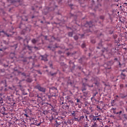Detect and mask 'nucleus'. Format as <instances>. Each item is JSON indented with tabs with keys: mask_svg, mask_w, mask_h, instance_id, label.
<instances>
[{
	"mask_svg": "<svg viewBox=\"0 0 127 127\" xmlns=\"http://www.w3.org/2000/svg\"><path fill=\"white\" fill-rule=\"evenodd\" d=\"M85 118H86V119H87V118H87V116H86Z\"/></svg>",
	"mask_w": 127,
	"mask_h": 127,
	"instance_id": "obj_39",
	"label": "nucleus"
},
{
	"mask_svg": "<svg viewBox=\"0 0 127 127\" xmlns=\"http://www.w3.org/2000/svg\"><path fill=\"white\" fill-rule=\"evenodd\" d=\"M76 111H73L72 113H71V114L72 115V116H73V117H75L76 116Z\"/></svg>",
	"mask_w": 127,
	"mask_h": 127,
	"instance_id": "obj_10",
	"label": "nucleus"
},
{
	"mask_svg": "<svg viewBox=\"0 0 127 127\" xmlns=\"http://www.w3.org/2000/svg\"><path fill=\"white\" fill-rule=\"evenodd\" d=\"M1 110H3L4 112H5V111H6V109H5V108L4 107H2L1 108Z\"/></svg>",
	"mask_w": 127,
	"mask_h": 127,
	"instance_id": "obj_18",
	"label": "nucleus"
},
{
	"mask_svg": "<svg viewBox=\"0 0 127 127\" xmlns=\"http://www.w3.org/2000/svg\"><path fill=\"white\" fill-rule=\"evenodd\" d=\"M122 113H123V112H122V111H120V112H119L120 114H122Z\"/></svg>",
	"mask_w": 127,
	"mask_h": 127,
	"instance_id": "obj_32",
	"label": "nucleus"
},
{
	"mask_svg": "<svg viewBox=\"0 0 127 127\" xmlns=\"http://www.w3.org/2000/svg\"><path fill=\"white\" fill-rule=\"evenodd\" d=\"M24 116H25L26 118H28V115H27V114H24Z\"/></svg>",
	"mask_w": 127,
	"mask_h": 127,
	"instance_id": "obj_26",
	"label": "nucleus"
},
{
	"mask_svg": "<svg viewBox=\"0 0 127 127\" xmlns=\"http://www.w3.org/2000/svg\"><path fill=\"white\" fill-rule=\"evenodd\" d=\"M10 55H14V53H11Z\"/></svg>",
	"mask_w": 127,
	"mask_h": 127,
	"instance_id": "obj_30",
	"label": "nucleus"
},
{
	"mask_svg": "<svg viewBox=\"0 0 127 127\" xmlns=\"http://www.w3.org/2000/svg\"><path fill=\"white\" fill-rule=\"evenodd\" d=\"M79 100L78 99H77V103H79Z\"/></svg>",
	"mask_w": 127,
	"mask_h": 127,
	"instance_id": "obj_29",
	"label": "nucleus"
},
{
	"mask_svg": "<svg viewBox=\"0 0 127 127\" xmlns=\"http://www.w3.org/2000/svg\"><path fill=\"white\" fill-rule=\"evenodd\" d=\"M82 92L84 94V96H87L88 95V92L87 91H82Z\"/></svg>",
	"mask_w": 127,
	"mask_h": 127,
	"instance_id": "obj_15",
	"label": "nucleus"
},
{
	"mask_svg": "<svg viewBox=\"0 0 127 127\" xmlns=\"http://www.w3.org/2000/svg\"><path fill=\"white\" fill-rule=\"evenodd\" d=\"M36 88L40 92H42V93H45L46 89L43 87H41L40 85H37L36 86Z\"/></svg>",
	"mask_w": 127,
	"mask_h": 127,
	"instance_id": "obj_1",
	"label": "nucleus"
},
{
	"mask_svg": "<svg viewBox=\"0 0 127 127\" xmlns=\"http://www.w3.org/2000/svg\"><path fill=\"white\" fill-rule=\"evenodd\" d=\"M2 32H3L4 33V34H5V35H6V36H7V37H9L10 35L7 34V33H4V32L3 31H2Z\"/></svg>",
	"mask_w": 127,
	"mask_h": 127,
	"instance_id": "obj_16",
	"label": "nucleus"
},
{
	"mask_svg": "<svg viewBox=\"0 0 127 127\" xmlns=\"http://www.w3.org/2000/svg\"><path fill=\"white\" fill-rule=\"evenodd\" d=\"M81 90L82 92H84V91H86L87 90V88L86 87H83Z\"/></svg>",
	"mask_w": 127,
	"mask_h": 127,
	"instance_id": "obj_17",
	"label": "nucleus"
},
{
	"mask_svg": "<svg viewBox=\"0 0 127 127\" xmlns=\"http://www.w3.org/2000/svg\"><path fill=\"white\" fill-rule=\"evenodd\" d=\"M0 104L1 106H2L3 105V100L1 97H0Z\"/></svg>",
	"mask_w": 127,
	"mask_h": 127,
	"instance_id": "obj_6",
	"label": "nucleus"
},
{
	"mask_svg": "<svg viewBox=\"0 0 127 127\" xmlns=\"http://www.w3.org/2000/svg\"><path fill=\"white\" fill-rule=\"evenodd\" d=\"M125 87H127V84L125 85Z\"/></svg>",
	"mask_w": 127,
	"mask_h": 127,
	"instance_id": "obj_34",
	"label": "nucleus"
},
{
	"mask_svg": "<svg viewBox=\"0 0 127 127\" xmlns=\"http://www.w3.org/2000/svg\"><path fill=\"white\" fill-rule=\"evenodd\" d=\"M56 90H57V88H56Z\"/></svg>",
	"mask_w": 127,
	"mask_h": 127,
	"instance_id": "obj_50",
	"label": "nucleus"
},
{
	"mask_svg": "<svg viewBox=\"0 0 127 127\" xmlns=\"http://www.w3.org/2000/svg\"><path fill=\"white\" fill-rule=\"evenodd\" d=\"M47 9H47H47H46V10H47Z\"/></svg>",
	"mask_w": 127,
	"mask_h": 127,
	"instance_id": "obj_47",
	"label": "nucleus"
},
{
	"mask_svg": "<svg viewBox=\"0 0 127 127\" xmlns=\"http://www.w3.org/2000/svg\"><path fill=\"white\" fill-rule=\"evenodd\" d=\"M119 66H122V64H121V63L120 62H119Z\"/></svg>",
	"mask_w": 127,
	"mask_h": 127,
	"instance_id": "obj_27",
	"label": "nucleus"
},
{
	"mask_svg": "<svg viewBox=\"0 0 127 127\" xmlns=\"http://www.w3.org/2000/svg\"><path fill=\"white\" fill-rule=\"evenodd\" d=\"M97 48H98V49H100V48H99V47H97Z\"/></svg>",
	"mask_w": 127,
	"mask_h": 127,
	"instance_id": "obj_41",
	"label": "nucleus"
},
{
	"mask_svg": "<svg viewBox=\"0 0 127 127\" xmlns=\"http://www.w3.org/2000/svg\"><path fill=\"white\" fill-rule=\"evenodd\" d=\"M116 97H117V98H119V96H118V95H117Z\"/></svg>",
	"mask_w": 127,
	"mask_h": 127,
	"instance_id": "obj_38",
	"label": "nucleus"
},
{
	"mask_svg": "<svg viewBox=\"0 0 127 127\" xmlns=\"http://www.w3.org/2000/svg\"><path fill=\"white\" fill-rule=\"evenodd\" d=\"M22 75H23V76H25V73H22Z\"/></svg>",
	"mask_w": 127,
	"mask_h": 127,
	"instance_id": "obj_28",
	"label": "nucleus"
},
{
	"mask_svg": "<svg viewBox=\"0 0 127 127\" xmlns=\"http://www.w3.org/2000/svg\"><path fill=\"white\" fill-rule=\"evenodd\" d=\"M92 120L94 122H96V121H99L100 120V118H99L98 116H94L93 117Z\"/></svg>",
	"mask_w": 127,
	"mask_h": 127,
	"instance_id": "obj_4",
	"label": "nucleus"
},
{
	"mask_svg": "<svg viewBox=\"0 0 127 127\" xmlns=\"http://www.w3.org/2000/svg\"><path fill=\"white\" fill-rule=\"evenodd\" d=\"M38 126H40V123L38 124Z\"/></svg>",
	"mask_w": 127,
	"mask_h": 127,
	"instance_id": "obj_33",
	"label": "nucleus"
},
{
	"mask_svg": "<svg viewBox=\"0 0 127 127\" xmlns=\"http://www.w3.org/2000/svg\"><path fill=\"white\" fill-rule=\"evenodd\" d=\"M127 104V101L126 102Z\"/></svg>",
	"mask_w": 127,
	"mask_h": 127,
	"instance_id": "obj_55",
	"label": "nucleus"
},
{
	"mask_svg": "<svg viewBox=\"0 0 127 127\" xmlns=\"http://www.w3.org/2000/svg\"><path fill=\"white\" fill-rule=\"evenodd\" d=\"M74 39H75V40H77L78 39V36H75L74 37Z\"/></svg>",
	"mask_w": 127,
	"mask_h": 127,
	"instance_id": "obj_20",
	"label": "nucleus"
},
{
	"mask_svg": "<svg viewBox=\"0 0 127 127\" xmlns=\"http://www.w3.org/2000/svg\"><path fill=\"white\" fill-rule=\"evenodd\" d=\"M0 51H2V49H0Z\"/></svg>",
	"mask_w": 127,
	"mask_h": 127,
	"instance_id": "obj_36",
	"label": "nucleus"
},
{
	"mask_svg": "<svg viewBox=\"0 0 127 127\" xmlns=\"http://www.w3.org/2000/svg\"><path fill=\"white\" fill-rule=\"evenodd\" d=\"M35 48H36V47H35Z\"/></svg>",
	"mask_w": 127,
	"mask_h": 127,
	"instance_id": "obj_53",
	"label": "nucleus"
},
{
	"mask_svg": "<svg viewBox=\"0 0 127 127\" xmlns=\"http://www.w3.org/2000/svg\"><path fill=\"white\" fill-rule=\"evenodd\" d=\"M53 75H54V74H52V75L53 76Z\"/></svg>",
	"mask_w": 127,
	"mask_h": 127,
	"instance_id": "obj_44",
	"label": "nucleus"
},
{
	"mask_svg": "<svg viewBox=\"0 0 127 127\" xmlns=\"http://www.w3.org/2000/svg\"><path fill=\"white\" fill-rule=\"evenodd\" d=\"M56 124H55V126L56 127H59V126H60V123H58V122H57V121H56Z\"/></svg>",
	"mask_w": 127,
	"mask_h": 127,
	"instance_id": "obj_8",
	"label": "nucleus"
},
{
	"mask_svg": "<svg viewBox=\"0 0 127 127\" xmlns=\"http://www.w3.org/2000/svg\"><path fill=\"white\" fill-rule=\"evenodd\" d=\"M84 80H87V79L85 78Z\"/></svg>",
	"mask_w": 127,
	"mask_h": 127,
	"instance_id": "obj_42",
	"label": "nucleus"
},
{
	"mask_svg": "<svg viewBox=\"0 0 127 127\" xmlns=\"http://www.w3.org/2000/svg\"><path fill=\"white\" fill-rule=\"evenodd\" d=\"M68 36H70V37H72V36H73V33L72 32L68 33Z\"/></svg>",
	"mask_w": 127,
	"mask_h": 127,
	"instance_id": "obj_13",
	"label": "nucleus"
},
{
	"mask_svg": "<svg viewBox=\"0 0 127 127\" xmlns=\"http://www.w3.org/2000/svg\"><path fill=\"white\" fill-rule=\"evenodd\" d=\"M39 73L41 74V72H39Z\"/></svg>",
	"mask_w": 127,
	"mask_h": 127,
	"instance_id": "obj_37",
	"label": "nucleus"
},
{
	"mask_svg": "<svg viewBox=\"0 0 127 127\" xmlns=\"http://www.w3.org/2000/svg\"><path fill=\"white\" fill-rule=\"evenodd\" d=\"M122 76H123L124 77H123V79H125V77H126V74L125 73H122L121 74Z\"/></svg>",
	"mask_w": 127,
	"mask_h": 127,
	"instance_id": "obj_19",
	"label": "nucleus"
},
{
	"mask_svg": "<svg viewBox=\"0 0 127 127\" xmlns=\"http://www.w3.org/2000/svg\"><path fill=\"white\" fill-rule=\"evenodd\" d=\"M98 94V92H96L95 94L93 95V97H96V95Z\"/></svg>",
	"mask_w": 127,
	"mask_h": 127,
	"instance_id": "obj_24",
	"label": "nucleus"
},
{
	"mask_svg": "<svg viewBox=\"0 0 127 127\" xmlns=\"http://www.w3.org/2000/svg\"><path fill=\"white\" fill-rule=\"evenodd\" d=\"M87 24H88L89 27H92V26H93V24H92V21L87 23Z\"/></svg>",
	"mask_w": 127,
	"mask_h": 127,
	"instance_id": "obj_9",
	"label": "nucleus"
},
{
	"mask_svg": "<svg viewBox=\"0 0 127 127\" xmlns=\"http://www.w3.org/2000/svg\"><path fill=\"white\" fill-rule=\"evenodd\" d=\"M28 49L29 50H32V48L31 47L28 46Z\"/></svg>",
	"mask_w": 127,
	"mask_h": 127,
	"instance_id": "obj_23",
	"label": "nucleus"
},
{
	"mask_svg": "<svg viewBox=\"0 0 127 127\" xmlns=\"http://www.w3.org/2000/svg\"><path fill=\"white\" fill-rule=\"evenodd\" d=\"M3 43H4V44H8V43L6 42L5 41H3Z\"/></svg>",
	"mask_w": 127,
	"mask_h": 127,
	"instance_id": "obj_22",
	"label": "nucleus"
},
{
	"mask_svg": "<svg viewBox=\"0 0 127 127\" xmlns=\"http://www.w3.org/2000/svg\"><path fill=\"white\" fill-rule=\"evenodd\" d=\"M123 86H124V85L123 84L120 85V87H123Z\"/></svg>",
	"mask_w": 127,
	"mask_h": 127,
	"instance_id": "obj_31",
	"label": "nucleus"
},
{
	"mask_svg": "<svg viewBox=\"0 0 127 127\" xmlns=\"http://www.w3.org/2000/svg\"><path fill=\"white\" fill-rule=\"evenodd\" d=\"M41 22L42 23H43V21H41Z\"/></svg>",
	"mask_w": 127,
	"mask_h": 127,
	"instance_id": "obj_40",
	"label": "nucleus"
},
{
	"mask_svg": "<svg viewBox=\"0 0 127 127\" xmlns=\"http://www.w3.org/2000/svg\"><path fill=\"white\" fill-rule=\"evenodd\" d=\"M97 108L98 109V110H102L99 106H97Z\"/></svg>",
	"mask_w": 127,
	"mask_h": 127,
	"instance_id": "obj_25",
	"label": "nucleus"
},
{
	"mask_svg": "<svg viewBox=\"0 0 127 127\" xmlns=\"http://www.w3.org/2000/svg\"><path fill=\"white\" fill-rule=\"evenodd\" d=\"M34 17H32V18H33Z\"/></svg>",
	"mask_w": 127,
	"mask_h": 127,
	"instance_id": "obj_54",
	"label": "nucleus"
},
{
	"mask_svg": "<svg viewBox=\"0 0 127 127\" xmlns=\"http://www.w3.org/2000/svg\"><path fill=\"white\" fill-rule=\"evenodd\" d=\"M102 19H104V17H102V18H101Z\"/></svg>",
	"mask_w": 127,
	"mask_h": 127,
	"instance_id": "obj_43",
	"label": "nucleus"
},
{
	"mask_svg": "<svg viewBox=\"0 0 127 127\" xmlns=\"http://www.w3.org/2000/svg\"><path fill=\"white\" fill-rule=\"evenodd\" d=\"M40 57H41V60H43L44 61H48V60H47V55H46L44 56H41Z\"/></svg>",
	"mask_w": 127,
	"mask_h": 127,
	"instance_id": "obj_2",
	"label": "nucleus"
},
{
	"mask_svg": "<svg viewBox=\"0 0 127 127\" xmlns=\"http://www.w3.org/2000/svg\"><path fill=\"white\" fill-rule=\"evenodd\" d=\"M0 95H1V93H0Z\"/></svg>",
	"mask_w": 127,
	"mask_h": 127,
	"instance_id": "obj_51",
	"label": "nucleus"
},
{
	"mask_svg": "<svg viewBox=\"0 0 127 127\" xmlns=\"http://www.w3.org/2000/svg\"><path fill=\"white\" fill-rule=\"evenodd\" d=\"M71 104H72V103H73V101H71Z\"/></svg>",
	"mask_w": 127,
	"mask_h": 127,
	"instance_id": "obj_45",
	"label": "nucleus"
},
{
	"mask_svg": "<svg viewBox=\"0 0 127 127\" xmlns=\"http://www.w3.org/2000/svg\"><path fill=\"white\" fill-rule=\"evenodd\" d=\"M15 103H13V105H15Z\"/></svg>",
	"mask_w": 127,
	"mask_h": 127,
	"instance_id": "obj_46",
	"label": "nucleus"
},
{
	"mask_svg": "<svg viewBox=\"0 0 127 127\" xmlns=\"http://www.w3.org/2000/svg\"><path fill=\"white\" fill-rule=\"evenodd\" d=\"M84 127H88L87 126H84Z\"/></svg>",
	"mask_w": 127,
	"mask_h": 127,
	"instance_id": "obj_35",
	"label": "nucleus"
},
{
	"mask_svg": "<svg viewBox=\"0 0 127 127\" xmlns=\"http://www.w3.org/2000/svg\"><path fill=\"white\" fill-rule=\"evenodd\" d=\"M43 115H47L48 114V112L47 111H44L43 112Z\"/></svg>",
	"mask_w": 127,
	"mask_h": 127,
	"instance_id": "obj_14",
	"label": "nucleus"
},
{
	"mask_svg": "<svg viewBox=\"0 0 127 127\" xmlns=\"http://www.w3.org/2000/svg\"><path fill=\"white\" fill-rule=\"evenodd\" d=\"M92 127H98V125H97V122H94V124L92 125Z\"/></svg>",
	"mask_w": 127,
	"mask_h": 127,
	"instance_id": "obj_7",
	"label": "nucleus"
},
{
	"mask_svg": "<svg viewBox=\"0 0 127 127\" xmlns=\"http://www.w3.org/2000/svg\"><path fill=\"white\" fill-rule=\"evenodd\" d=\"M85 46V44H83L81 45L82 48H84Z\"/></svg>",
	"mask_w": 127,
	"mask_h": 127,
	"instance_id": "obj_21",
	"label": "nucleus"
},
{
	"mask_svg": "<svg viewBox=\"0 0 127 127\" xmlns=\"http://www.w3.org/2000/svg\"><path fill=\"white\" fill-rule=\"evenodd\" d=\"M113 110H115V108H113Z\"/></svg>",
	"mask_w": 127,
	"mask_h": 127,
	"instance_id": "obj_52",
	"label": "nucleus"
},
{
	"mask_svg": "<svg viewBox=\"0 0 127 127\" xmlns=\"http://www.w3.org/2000/svg\"><path fill=\"white\" fill-rule=\"evenodd\" d=\"M83 118H84V116H81L79 119L74 117V120L75 121V122H80V121H81V120H82V119Z\"/></svg>",
	"mask_w": 127,
	"mask_h": 127,
	"instance_id": "obj_3",
	"label": "nucleus"
},
{
	"mask_svg": "<svg viewBox=\"0 0 127 127\" xmlns=\"http://www.w3.org/2000/svg\"><path fill=\"white\" fill-rule=\"evenodd\" d=\"M120 98H121V99H125V98L127 97V95L124 96V94L120 93Z\"/></svg>",
	"mask_w": 127,
	"mask_h": 127,
	"instance_id": "obj_5",
	"label": "nucleus"
},
{
	"mask_svg": "<svg viewBox=\"0 0 127 127\" xmlns=\"http://www.w3.org/2000/svg\"><path fill=\"white\" fill-rule=\"evenodd\" d=\"M37 41H36V40H35V39H33V40H32V43H33L34 44H35V43H36Z\"/></svg>",
	"mask_w": 127,
	"mask_h": 127,
	"instance_id": "obj_11",
	"label": "nucleus"
},
{
	"mask_svg": "<svg viewBox=\"0 0 127 127\" xmlns=\"http://www.w3.org/2000/svg\"><path fill=\"white\" fill-rule=\"evenodd\" d=\"M52 38H54V37H52Z\"/></svg>",
	"mask_w": 127,
	"mask_h": 127,
	"instance_id": "obj_48",
	"label": "nucleus"
},
{
	"mask_svg": "<svg viewBox=\"0 0 127 127\" xmlns=\"http://www.w3.org/2000/svg\"><path fill=\"white\" fill-rule=\"evenodd\" d=\"M62 104H64V103L62 102Z\"/></svg>",
	"mask_w": 127,
	"mask_h": 127,
	"instance_id": "obj_49",
	"label": "nucleus"
},
{
	"mask_svg": "<svg viewBox=\"0 0 127 127\" xmlns=\"http://www.w3.org/2000/svg\"><path fill=\"white\" fill-rule=\"evenodd\" d=\"M49 11H51L52 10H54V7H50L48 8Z\"/></svg>",
	"mask_w": 127,
	"mask_h": 127,
	"instance_id": "obj_12",
	"label": "nucleus"
}]
</instances>
